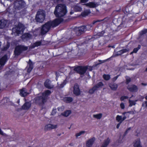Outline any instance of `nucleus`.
Masks as SVG:
<instances>
[{"label":"nucleus","mask_w":147,"mask_h":147,"mask_svg":"<svg viewBox=\"0 0 147 147\" xmlns=\"http://www.w3.org/2000/svg\"><path fill=\"white\" fill-rule=\"evenodd\" d=\"M64 109V107L63 106L60 107L58 108V110L59 111H62Z\"/></svg>","instance_id":"nucleus-40"},{"label":"nucleus","mask_w":147,"mask_h":147,"mask_svg":"<svg viewBox=\"0 0 147 147\" xmlns=\"http://www.w3.org/2000/svg\"><path fill=\"white\" fill-rule=\"evenodd\" d=\"M137 101V100H136L135 101L131 100H129V106L132 107L133 105H134L136 104V102Z\"/></svg>","instance_id":"nucleus-27"},{"label":"nucleus","mask_w":147,"mask_h":147,"mask_svg":"<svg viewBox=\"0 0 147 147\" xmlns=\"http://www.w3.org/2000/svg\"><path fill=\"white\" fill-rule=\"evenodd\" d=\"M45 15L43 11H38L36 17V20L38 22H42L45 19Z\"/></svg>","instance_id":"nucleus-5"},{"label":"nucleus","mask_w":147,"mask_h":147,"mask_svg":"<svg viewBox=\"0 0 147 147\" xmlns=\"http://www.w3.org/2000/svg\"><path fill=\"white\" fill-rule=\"evenodd\" d=\"M96 22H94V23H93V24H94V23H95Z\"/></svg>","instance_id":"nucleus-59"},{"label":"nucleus","mask_w":147,"mask_h":147,"mask_svg":"<svg viewBox=\"0 0 147 147\" xmlns=\"http://www.w3.org/2000/svg\"><path fill=\"white\" fill-rule=\"evenodd\" d=\"M140 45H139L138 47L135 48L134 49L133 51L131 53V54L132 53H136L138 51V50L140 48Z\"/></svg>","instance_id":"nucleus-35"},{"label":"nucleus","mask_w":147,"mask_h":147,"mask_svg":"<svg viewBox=\"0 0 147 147\" xmlns=\"http://www.w3.org/2000/svg\"><path fill=\"white\" fill-rule=\"evenodd\" d=\"M56 109H53L52 112L51 114L52 115H54L56 113Z\"/></svg>","instance_id":"nucleus-41"},{"label":"nucleus","mask_w":147,"mask_h":147,"mask_svg":"<svg viewBox=\"0 0 147 147\" xmlns=\"http://www.w3.org/2000/svg\"><path fill=\"white\" fill-rule=\"evenodd\" d=\"M67 12L66 6L60 4L56 6L54 11V14L57 17H61L65 16Z\"/></svg>","instance_id":"nucleus-2"},{"label":"nucleus","mask_w":147,"mask_h":147,"mask_svg":"<svg viewBox=\"0 0 147 147\" xmlns=\"http://www.w3.org/2000/svg\"><path fill=\"white\" fill-rule=\"evenodd\" d=\"M134 146L135 147H142L140 145V141L139 139H138L134 141Z\"/></svg>","instance_id":"nucleus-21"},{"label":"nucleus","mask_w":147,"mask_h":147,"mask_svg":"<svg viewBox=\"0 0 147 147\" xmlns=\"http://www.w3.org/2000/svg\"><path fill=\"white\" fill-rule=\"evenodd\" d=\"M128 50L127 49H123V50H121L118 52L117 53L118 55H120L122 54L123 53H125Z\"/></svg>","instance_id":"nucleus-29"},{"label":"nucleus","mask_w":147,"mask_h":147,"mask_svg":"<svg viewBox=\"0 0 147 147\" xmlns=\"http://www.w3.org/2000/svg\"><path fill=\"white\" fill-rule=\"evenodd\" d=\"M103 85V84L101 82H99L98 84L96 86H95L96 87V88H98L100 86H102Z\"/></svg>","instance_id":"nucleus-38"},{"label":"nucleus","mask_w":147,"mask_h":147,"mask_svg":"<svg viewBox=\"0 0 147 147\" xmlns=\"http://www.w3.org/2000/svg\"><path fill=\"white\" fill-rule=\"evenodd\" d=\"M128 97L127 96H123L120 98V100L121 101L124 100L125 99L128 98Z\"/></svg>","instance_id":"nucleus-36"},{"label":"nucleus","mask_w":147,"mask_h":147,"mask_svg":"<svg viewBox=\"0 0 147 147\" xmlns=\"http://www.w3.org/2000/svg\"><path fill=\"white\" fill-rule=\"evenodd\" d=\"M111 140L109 138L104 140L101 147H107L109 144Z\"/></svg>","instance_id":"nucleus-14"},{"label":"nucleus","mask_w":147,"mask_h":147,"mask_svg":"<svg viewBox=\"0 0 147 147\" xmlns=\"http://www.w3.org/2000/svg\"><path fill=\"white\" fill-rule=\"evenodd\" d=\"M87 66H78L74 68V71L81 74H84L87 70Z\"/></svg>","instance_id":"nucleus-8"},{"label":"nucleus","mask_w":147,"mask_h":147,"mask_svg":"<svg viewBox=\"0 0 147 147\" xmlns=\"http://www.w3.org/2000/svg\"><path fill=\"white\" fill-rule=\"evenodd\" d=\"M29 94V93L27 92L25 88H23L20 91V95L24 97Z\"/></svg>","instance_id":"nucleus-16"},{"label":"nucleus","mask_w":147,"mask_h":147,"mask_svg":"<svg viewBox=\"0 0 147 147\" xmlns=\"http://www.w3.org/2000/svg\"><path fill=\"white\" fill-rule=\"evenodd\" d=\"M146 99L147 100V96H146Z\"/></svg>","instance_id":"nucleus-56"},{"label":"nucleus","mask_w":147,"mask_h":147,"mask_svg":"<svg viewBox=\"0 0 147 147\" xmlns=\"http://www.w3.org/2000/svg\"><path fill=\"white\" fill-rule=\"evenodd\" d=\"M31 36L29 34H24L22 36V38H26V39L30 37Z\"/></svg>","instance_id":"nucleus-32"},{"label":"nucleus","mask_w":147,"mask_h":147,"mask_svg":"<svg viewBox=\"0 0 147 147\" xmlns=\"http://www.w3.org/2000/svg\"><path fill=\"white\" fill-rule=\"evenodd\" d=\"M58 126L57 124H51L46 125L45 127V130H49L57 128Z\"/></svg>","instance_id":"nucleus-9"},{"label":"nucleus","mask_w":147,"mask_h":147,"mask_svg":"<svg viewBox=\"0 0 147 147\" xmlns=\"http://www.w3.org/2000/svg\"><path fill=\"white\" fill-rule=\"evenodd\" d=\"M103 77L104 79L106 80H108L110 78V76L109 75L105 74Z\"/></svg>","instance_id":"nucleus-34"},{"label":"nucleus","mask_w":147,"mask_h":147,"mask_svg":"<svg viewBox=\"0 0 147 147\" xmlns=\"http://www.w3.org/2000/svg\"><path fill=\"white\" fill-rule=\"evenodd\" d=\"M58 74H59V73H56V77H57L58 76H58Z\"/></svg>","instance_id":"nucleus-53"},{"label":"nucleus","mask_w":147,"mask_h":147,"mask_svg":"<svg viewBox=\"0 0 147 147\" xmlns=\"http://www.w3.org/2000/svg\"><path fill=\"white\" fill-rule=\"evenodd\" d=\"M142 106L144 108L147 107V101L143 102L142 105Z\"/></svg>","instance_id":"nucleus-37"},{"label":"nucleus","mask_w":147,"mask_h":147,"mask_svg":"<svg viewBox=\"0 0 147 147\" xmlns=\"http://www.w3.org/2000/svg\"><path fill=\"white\" fill-rule=\"evenodd\" d=\"M42 42V41H39L36 42L34 43L32 45V48H34L35 47H38L40 46Z\"/></svg>","instance_id":"nucleus-26"},{"label":"nucleus","mask_w":147,"mask_h":147,"mask_svg":"<svg viewBox=\"0 0 147 147\" xmlns=\"http://www.w3.org/2000/svg\"><path fill=\"white\" fill-rule=\"evenodd\" d=\"M129 112H124L122 113L123 117L119 115H117L116 117V120L118 122H119L120 123L122 122L127 117H129Z\"/></svg>","instance_id":"nucleus-6"},{"label":"nucleus","mask_w":147,"mask_h":147,"mask_svg":"<svg viewBox=\"0 0 147 147\" xmlns=\"http://www.w3.org/2000/svg\"><path fill=\"white\" fill-rule=\"evenodd\" d=\"M71 111H70L67 110L62 113V114L65 117H67L71 114Z\"/></svg>","instance_id":"nucleus-28"},{"label":"nucleus","mask_w":147,"mask_h":147,"mask_svg":"<svg viewBox=\"0 0 147 147\" xmlns=\"http://www.w3.org/2000/svg\"><path fill=\"white\" fill-rule=\"evenodd\" d=\"M28 65H29V67L28 69V72H30L31 70L32 69L33 67V64L32 62L30 61V60H29V61L28 63Z\"/></svg>","instance_id":"nucleus-25"},{"label":"nucleus","mask_w":147,"mask_h":147,"mask_svg":"<svg viewBox=\"0 0 147 147\" xmlns=\"http://www.w3.org/2000/svg\"><path fill=\"white\" fill-rule=\"evenodd\" d=\"M7 58V56L5 55L0 59V68L1 69V67L4 65L6 62Z\"/></svg>","instance_id":"nucleus-10"},{"label":"nucleus","mask_w":147,"mask_h":147,"mask_svg":"<svg viewBox=\"0 0 147 147\" xmlns=\"http://www.w3.org/2000/svg\"><path fill=\"white\" fill-rule=\"evenodd\" d=\"M63 100L66 103H69L72 101L73 99L71 97H64Z\"/></svg>","instance_id":"nucleus-22"},{"label":"nucleus","mask_w":147,"mask_h":147,"mask_svg":"<svg viewBox=\"0 0 147 147\" xmlns=\"http://www.w3.org/2000/svg\"><path fill=\"white\" fill-rule=\"evenodd\" d=\"M85 132L84 131H81L78 133H77L76 134L75 136L77 138H78L82 134H84L85 133Z\"/></svg>","instance_id":"nucleus-30"},{"label":"nucleus","mask_w":147,"mask_h":147,"mask_svg":"<svg viewBox=\"0 0 147 147\" xmlns=\"http://www.w3.org/2000/svg\"><path fill=\"white\" fill-rule=\"evenodd\" d=\"M121 123H120L119 122V123L117 125V126H116V127L118 129L119 128V127H120V124Z\"/></svg>","instance_id":"nucleus-48"},{"label":"nucleus","mask_w":147,"mask_h":147,"mask_svg":"<svg viewBox=\"0 0 147 147\" xmlns=\"http://www.w3.org/2000/svg\"><path fill=\"white\" fill-rule=\"evenodd\" d=\"M109 86L111 89L113 90H115L117 88V85L115 84H110Z\"/></svg>","instance_id":"nucleus-24"},{"label":"nucleus","mask_w":147,"mask_h":147,"mask_svg":"<svg viewBox=\"0 0 147 147\" xmlns=\"http://www.w3.org/2000/svg\"><path fill=\"white\" fill-rule=\"evenodd\" d=\"M127 89L129 91L133 92H136L138 91L137 87L134 85H131L127 87Z\"/></svg>","instance_id":"nucleus-12"},{"label":"nucleus","mask_w":147,"mask_h":147,"mask_svg":"<svg viewBox=\"0 0 147 147\" xmlns=\"http://www.w3.org/2000/svg\"><path fill=\"white\" fill-rule=\"evenodd\" d=\"M51 92L49 90L45 91L42 94L35 98V102L40 105H42L46 102L48 96L49 95Z\"/></svg>","instance_id":"nucleus-3"},{"label":"nucleus","mask_w":147,"mask_h":147,"mask_svg":"<svg viewBox=\"0 0 147 147\" xmlns=\"http://www.w3.org/2000/svg\"><path fill=\"white\" fill-rule=\"evenodd\" d=\"M96 87L94 86L92 88L90 89L89 90V92L90 94H92L96 90Z\"/></svg>","instance_id":"nucleus-33"},{"label":"nucleus","mask_w":147,"mask_h":147,"mask_svg":"<svg viewBox=\"0 0 147 147\" xmlns=\"http://www.w3.org/2000/svg\"><path fill=\"white\" fill-rule=\"evenodd\" d=\"M7 21L4 20H2L0 21V28H2L6 26Z\"/></svg>","instance_id":"nucleus-18"},{"label":"nucleus","mask_w":147,"mask_h":147,"mask_svg":"<svg viewBox=\"0 0 147 147\" xmlns=\"http://www.w3.org/2000/svg\"><path fill=\"white\" fill-rule=\"evenodd\" d=\"M130 81V79L129 78H127L126 79V83L128 84Z\"/></svg>","instance_id":"nucleus-47"},{"label":"nucleus","mask_w":147,"mask_h":147,"mask_svg":"<svg viewBox=\"0 0 147 147\" xmlns=\"http://www.w3.org/2000/svg\"><path fill=\"white\" fill-rule=\"evenodd\" d=\"M120 107L122 109H124L125 107L124 104L121 102L120 104Z\"/></svg>","instance_id":"nucleus-39"},{"label":"nucleus","mask_w":147,"mask_h":147,"mask_svg":"<svg viewBox=\"0 0 147 147\" xmlns=\"http://www.w3.org/2000/svg\"><path fill=\"white\" fill-rule=\"evenodd\" d=\"M85 5L87 6H88L90 8L95 7L97 6V4L93 2H89Z\"/></svg>","instance_id":"nucleus-20"},{"label":"nucleus","mask_w":147,"mask_h":147,"mask_svg":"<svg viewBox=\"0 0 147 147\" xmlns=\"http://www.w3.org/2000/svg\"><path fill=\"white\" fill-rule=\"evenodd\" d=\"M65 84H66V82L65 81L63 82V83L61 84V85H60V86H59V87L60 88H62Z\"/></svg>","instance_id":"nucleus-43"},{"label":"nucleus","mask_w":147,"mask_h":147,"mask_svg":"<svg viewBox=\"0 0 147 147\" xmlns=\"http://www.w3.org/2000/svg\"><path fill=\"white\" fill-rule=\"evenodd\" d=\"M131 129V128L130 127V128H129L128 129V130H129V129Z\"/></svg>","instance_id":"nucleus-57"},{"label":"nucleus","mask_w":147,"mask_h":147,"mask_svg":"<svg viewBox=\"0 0 147 147\" xmlns=\"http://www.w3.org/2000/svg\"><path fill=\"white\" fill-rule=\"evenodd\" d=\"M102 114L99 113L96 114H94L93 115V117L97 119H100L102 117Z\"/></svg>","instance_id":"nucleus-23"},{"label":"nucleus","mask_w":147,"mask_h":147,"mask_svg":"<svg viewBox=\"0 0 147 147\" xmlns=\"http://www.w3.org/2000/svg\"><path fill=\"white\" fill-rule=\"evenodd\" d=\"M118 142L119 143H121V142H122V141H121H121H119V140H118Z\"/></svg>","instance_id":"nucleus-54"},{"label":"nucleus","mask_w":147,"mask_h":147,"mask_svg":"<svg viewBox=\"0 0 147 147\" xmlns=\"http://www.w3.org/2000/svg\"><path fill=\"white\" fill-rule=\"evenodd\" d=\"M45 86L47 88H51L53 87V86L51 84V82L49 80H47L45 83Z\"/></svg>","instance_id":"nucleus-15"},{"label":"nucleus","mask_w":147,"mask_h":147,"mask_svg":"<svg viewBox=\"0 0 147 147\" xmlns=\"http://www.w3.org/2000/svg\"><path fill=\"white\" fill-rule=\"evenodd\" d=\"M28 49L26 47H24L22 45L18 46L15 48L14 53L15 55H18L20 54L22 51H25Z\"/></svg>","instance_id":"nucleus-7"},{"label":"nucleus","mask_w":147,"mask_h":147,"mask_svg":"<svg viewBox=\"0 0 147 147\" xmlns=\"http://www.w3.org/2000/svg\"><path fill=\"white\" fill-rule=\"evenodd\" d=\"M88 0H81V2L82 3H85L88 1Z\"/></svg>","instance_id":"nucleus-49"},{"label":"nucleus","mask_w":147,"mask_h":147,"mask_svg":"<svg viewBox=\"0 0 147 147\" xmlns=\"http://www.w3.org/2000/svg\"><path fill=\"white\" fill-rule=\"evenodd\" d=\"M89 27V26H86V28H88Z\"/></svg>","instance_id":"nucleus-58"},{"label":"nucleus","mask_w":147,"mask_h":147,"mask_svg":"<svg viewBox=\"0 0 147 147\" xmlns=\"http://www.w3.org/2000/svg\"><path fill=\"white\" fill-rule=\"evenodd\" d=\"M90 13V11L89 10H87L85 11L84 12H82V15L83 16H85L88 15V14Z\"/></svg>","instance_id":"nucleus-31"},{"label":"nucleus","mask_w":147,"mask_h":147,"mask_svg":"<svg viewBox=\"0 0 147 147\" xmlns=\"http://www.w3.org/2000/svg\"><path fill=\"white\" fill-rule=\"evenodd\" d=\"M62 19L60 18L56 19L52 22H49L43 26L41 29V33L42 34H46L51 27L57 26L62 21Z\"/></svg>","instance_id":"nucleus-1"},{"label":"nucleus","mask_w":147,"mask_h":147,"mask_svg":"<svg viewBox=\"0 0 147 147\" xmlns=\"http://www.w3.org/2000/svg\"><path fill=\"white\" fill-rule=\"evenodd\" d=\"M95 140V138H94L88 140L86 142V146L88 147H91L92 146Z\"/></svg>","instance_id":"nucleus-13"},{"label":"nucleus","mask_w":147,"mask_h":147,"mask_svg":"<svg viewBox=\"0 0 147 147\" xmlns=\"http://www.w3.org/2000/svg\"><path fill=\"white\" fill-rule=\"evenodd\" d=\"M117 78H118V76H116L115 77L113 78V80H115Z\"/></svg>","instance_id":"nucleus-50"},{"label":"nucleus","mask_w":147,"mask_h":147,"mask_svg":"<svg viewBox=\"0 0 147 147\" xmlns=\"http://www.w3.org/2000/svg\"><path fill=\"white\" fill-rule=\"evenodd\" d=\"M87 69H88L90 71H91L92 69V67L91 66H87Z\"/></svg>","instance_id":"nucleus-45"},{"label":"nucleus","mask_w":147,"mask_h":147,"mask_svg":"<svg viewBox=\"0 0 147 147\" xmlns=\"http://www.w3.org/2000/svg\"><path fill=\"white\" fill-rule=\"evenodd\" d=\"M0 134L4 136H6V135L5 134H4L3 131L1 130L0 128Z\"/></svg>","instance_id":"nucleus-44"},{"label":"nucleus","mask_w":147,"mask_h":147,"mask_svg":"<svg viewBox=\"0 0 147 147\" xmlns=\"http://www.w3.org/2000/svg\"><path fill=\"white\" fill-rule=\"evenodd\" d=\"M143 34L146 33V30H144L142 31Z\"/></svg>","instance_id":"nucleus-51"},{"label":"nucleus","mask_w":147,"mask_h":147,"mask_svg":"<svg viewBox=\"0 0 147 147\" xmlns=\"http://www.w3.org/2000/svg\"><path fill=\"white\" fill-rule=\"evenodd\" d=\"M86 27L84 26H83L77 28V30H78L79 32V34H81L82 32L85 31L86 30Z\"/></svg>","instance_id":"nucleus-19"},{"label":"nucleus","mask_w":147,"mask_h":147,"mask_svg":"<svg viewBox=\"0 0 147 147\" xmlns=\"http://www.w3.org/2000/svg\"><path fill=\"white\" fill-rule=\"evenodd\" d=\"M74 9L76 11H80L81 10V8L79 7H76L74 8Z\"/></svg>","instance_id":"nucleus-42"},{"label":"nucleus","mask_w":147,"mask_h":147,"mask_svg":"<svg viewBox=\"0 0 147 147\" xmlns=\"http://www.w3.org/2000/svg\"><path fill=\"white\" fill-rule=\"evenodd\" d=\"M25 29L24 26L21 24H19L17 27L12 29V32L13 33H16L17 34H22Z\"/></svg>","instance_id":"nucleus-4"},{"label":"nucleus","mask_w":147,"mask_h":147,"mask_svg":"<svg viewBox=\"0 0 147 147\" xmlns=\"http://www.w3.org/2000/svg\"><path fill=\"white\" fill-rule=\"evenodd\" d=\"M31 103L30 102H26L22 106V108L25 110L28 109L30 107Z\"/></svg>","instance_id":"nucleus-17"},{"label":"nucleus","mask_w":147,"mask_h":147,"mask_svg":"<svg viewBox=\"0 0 147 147\" xmlns=\"http://www.w3.org/2000/svg\"><path fill=\"white\" fill-rule=\"evenodd\" d=\"M99 62H100V63H103L104 62H105V61H100V60H99Z\"/></svg>","instance_id":"nucleus-52"},{"label":"nucleus","mask_w":147,"mask_h":147,"mask_svg":"<svg viewBox=\"0 0 147 147\" xmlns=\"http://www.w3.org/2000/svg\"><path fill=\"white\" fill-rule=\"evenodd\" d=\"M74 93L76 95H78L80 94V91L78 85L76 84L74 86Z\"/></svg>","instance_id":"nucleus-11"},{"label":"nucleus","mask_w":147,"mask_h":147,"mask_svg":"<svg viewBox=\"0 0 147 147\" xmlns=\"http://www.w3.org/2000/svg\"><path fill=\"white\" fill-rule=\"evenodd\" d=\"M104 32H102L101 33H99L98 34V35L100 36H101L103 35V34H104Z\"/></svg>","instance_id":"nucleus-46"},{"label":"nucleus","mask_w":147,"mask_h":147,"mask_svg":"<svg viewBox=\"0 0 147 147\" xmlns=\"http://www.w3.org/2000/svg\"><path fill=\"white\" fill-rule=\"evenodd\" d=\"M142 85H144V86H146V84H143V83H142Z\"/></svg>","instance_id":"nucleus-55"}]
</instances>
